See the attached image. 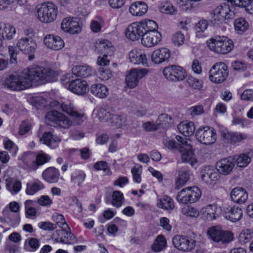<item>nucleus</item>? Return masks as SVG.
<instances>
[{"instance_id":"a18cd8bd","label":"nucleus","mask_w":253,"mask_h":253,"mask_svg":"<svg viewBox=\"0 0 253 253\" xmlns=\"http://www.w3.org/2000/svg\"><path fill=\"white\" fill-rule=\"evenodd\" d=\"M113 114L112 112L107 111L105 108H101L97 110V116L100 121L110 122Z\"/></svg>"},{"instance_id":"9d476101","label":"nucleus","mask_w":253,"mask_h":253,"mask_svg":"<svg viewBox=\"0 0 253 253\" xmlns=\"http://www.w3.org/2000/svg\"><path fill=\"white\" fill-rule=\"evenodd\" d=\"M163 74L168 80L172 82L181 81L186 77L185 70L175 65L165 67Z\"/></svg>"},{"instance_id":"aec40b11","label":"nucleus","mask_w":253,"mask_h":253,"mask_svg":"<svg viewBox=\"0 0 253 253\" xmlns=\"http://www.w3.org/2000/svg\"><path fill=\"white\" fill-rule=\"evenodd\" d=\"M161 34L158 31L150 32L144 34L141 39L142 44L148 47L157 45L161 40Z\"/></svg>"},{"instance_id":"2eb2a0df","label":"nucleus","mask_w":253,"mask_h":253,"mask_svg":"<svg viewBox=\"0 0 253 253\" xmlns=\"http://www.w3.org/2000/svg\"><path fill=\"white\" fill-rule=\"evenodd\" d=\"M148 73L146 69H133L131 70L126 77V83L127 86L130 88L136 87L139 81L145 77Z\"/></svg>"},{"instance_id":"e433bc0d","label":"nucleus","mask_w":253,"mask_h":253,"mask_svg":"<svg viewBox=\"0 0 253 253\" xmlns=\"http://www.w3.org/2000/svg\"><path fill=\"white\" fill-rule=\"evenodd\" d=\"M70 116L72 117V120L67 117V121L70 123L68 129L72 126L81 125L85 119L84 114L78 112L77 110Z\"/></svg>"},{"instance_id":"423d86ee","label":"nucleus","mask_w":253,"mask_h":253,"mask_svg":"<svg viewBox=\"0 0 253 253\" xmlns=\"http://www.w3.org/2000/svg\"><path fill=\"white\" fill-rule=\"evenodd\" d=\"M201 196L200 189L196 186L182 189L177 195L176 200L182 204H188L197 202Z\"/></svg>"},{"instance_id":"72a5a7b5","label":"nucleus","mask_w":253,"mask_h":253,"mask_svg":"<svg viewBox=\"0 0 253 253\" xmlns=\"http://www.w3.org/2000/svg\"><path fill=\"white\" fill-rule=\"evenodd\" d=\"M4 177L7 189L13 195L17 194L21 189V182L10 177L8 175H5Z\"/></svg>"},{"instance_id":"412c9836","label":"nucleus","mask_w":253,"mask_h":253,"mask_svg":"<svg viewBox=\"0 0 253 253\" xmlns=\"http://www.w3.org/2000/svg\"><path fill=\"white\" fill-rule=\"evenodd\" d=\"M43 42L48 48L55 50H60L64 46L63 40L60 37L53 35H46Z\"/></svg>"},{"instance_id":"c756f323","label":"nucleus","mask_w":253,"mask_h":253,"mask_svg":"<svg viewBox=\"0 0 253 253\" xmlns=\"http://www.w3.org/2000/svg\"><path fill=\"white\" fill-rule=\"evenodd\" d=\"M91 93L99 98H105L109 94L108 87L101 84H94L91 86Z\"/></svg>"},{"instance_id":"39448f33","label":"nucleus","mask_w":253,"mask_h":253,"mask_svg":"<svg viewBox=\"0 0 253 253\" xmlns=\"http://www.w3.org/2000/svg\"><path fill=\"white\" fill-rule=\"evenodd\" d=\"M208 46L211 50L217 53L224 54L232 49L233 42L226 37H218L215 39H211L208 42Z\"/></svg>"},{"instance_id":"6ab92c4d","label":"nucleus","mask_w":253,"mask_h":253,"mask_svg":"<svg viewBox=\"0 0 253 253\" xmlns=\"http://www.w3.org/2000/svg\"><path fill=\"white\" fill-rule=\"evenodd\" d=\"M130 61L136 65L148 66V59L145 52L140 49H133L128 54Z\"/></svg>"},{"instance_id":"5701e85b","label":"nucleus","mask_w":253,"mask_h":253,"mask_svg":"<svg viewBox=\"0 0 253 253\" xmlns=\"http://www.w3.org/2000/svg\"><path fill=\"white\" fill-rule=\"evenodd\" d=\"M170 57V51L166 48H161L154 50L151 55L152 61L160 64L167 61Z\"/></svg>"},{"instance_id":"37998d69","label":"nucleus","mask_w":253,"mask_h":253,"mask_svg":"<svg viewBox=\"0 0 253 253\" xmlns=\"http://www.w3.org/2000/svg\"><path fill=\"white\" fill-rule=\"evenodd\" d=\"M50 159V156L42 151L40 152L37 155L36 161L33 163V168L34 169H37L39 166L48 162Z\"/></svg>"},{"instance_id":"2f4dec72","label":"nucleus","mask_w":253,"mask_h":253,"mask_svg":"<svg viewBox=\"0 0 253 253\" xmlns=\"http://www.w3.org/2000/svg\"><path fill=\"white\" fill-rule=\"evenodd\" d=\"M147 9L148 6L146 3L138 1L132 3L129 7V11L133 15L141 16L147 12Z\"/></svg>"},{"instance_id":"c85d7f7f","label":"nucleus","mask_w":253,"mask_h":253,"mask_svg":"<svg viewBox=\"0 0 253 253\" xmlns=\"http://www.w3.org/2000/svg\"><path fill=\"white\" fill-rule=\"evenodd\" d=\"M95 47L99 53L112 55L114 52V47L112 43L106 40H100L96 42Z\"/></svg>"},{"instance_id":"774afa93","label":"nucleus","mask_w":253,"mask_h":253,"mask_svg":"<svg viewBox=\"0 0 253 253\" xmlns=\"http://www.w3.org/2000/svg\"><path fill=\"white\" fill-rule=\"evenodd\" d=\"M142 127L146 131H154L160 128V124L152 122H147L142 125Z\"/></svg>"},{"instance_id":"680f3d73","label":"nucleus","mask_w":253,"mask_h":253,"mask_svg":"<svg viewBox=\"0 0 253 253\" xmlns=\"http://www.w3.org/2000/svg\"><path fill=\"white\" fill-rule=\"evenodd\" d=\"M4 148L11 152L14 155L18 151V147L10 139L5 138L3 140Z\"/></svg>"},{"instance_id":"338daca9","label":"nucleus","mask_w":253,"mask_h":253,"mask_svg":"<svg viewBox=\"0 0 253 253\" xmlns=\"http://www.w3.org/2000/svg\"><path fill=\"white\" fill-rule=\"evenodd\" d=\"M93 167L95 169L102 170L105 173L110 172L108 164L105 161H98L94 164Z\"/></svg>"},{"instance_id":"4468645a","label":"nucleus","mask_w":253,"mask_h":253,"mask_svg":"<svg viewBox=\"0 0 253 253\" xmlns=\"http://www.w3.org/2000/svg\"><path fill=\"white\" fill-rule=\"evenodd\" d=\"M61 230H56L52 235V238L56 243H62L67 244H74L77 242V239L70 230L66 227H61Z\"/></svg>"},{"instance_id":"a878e982","label":"nucleus","mask_w":253,"mask_h":253,"mask_svg":"<svg viewBox=\"0 0 253 253\" xmlns=\"http://www.w3.org/2000/svg\"><path fill=\"white\" fill-rule=\"evenodd\" d=\"M224 217L233 222L240 220L243 215L242 210L238 207H228L226 208L224 213Z\"/></svg>"},{"instance_id":"b1692460","label":"nucleus","mask_w":253,"mask_h":253,"mask_svg":"<svg viewBox=\"0 0 253 253\" xmlns=\"http://www.w3.org/2000/svg\"><path fill=\"white\" fill-rule=\"evenodd\" d=\"M231 200L236 203L242 204L246 202L248 198V193L242 187H235L230 193Z\"/></svg>"},{"instance_id":"13d9d810","label":"nucleus","mask_w":253,"mask_h":253,"mask_svg":"<svg viewBox=\"0 0 253 253\" xmlns=\"http://www.w3.org/2000/svg\"><path fill=\"white\" fill-rule=\"evenodd\" d=\"M34 202L32 200H26L24 203L26 216L30 217L32 216H35L37 213L36 210L31 207L32 203Z\"/></svg>"},{"instance_id":"0e129e2a","label":"nucleus","mask_w":253,"mask_h":253,"mask_svg":"<svg viewBox=\"0 0 253 253\" xmlns=\"http://www.w3.org/2000/svg\"><path fill=\"white\" fill-rule=\"evenodd\" d=\"M160 11L164 13L173 15L175 13V9L173 5L169 3L166 2L159 7Z\"/></svg>"},{"instance_id":"49530a36","label":"nucleus","mask_w":253,"mask_h":253,"mask_svg":"<svg viewBox=\"0 0 253 253\" xmlns=\"http://www.w3.org/2000/svg\"><path fill=\"white\" fill-rule=\"evenodd\" d=\"M112 204L116 208L120 207L123 204L124 196L123 193L120 191H115L112 194Z\"/></svg>"},{"instance_id":"052dcab7","label":"nucleus","mask_w":253,"mask_h":253,"mask_svg":"<svg viewBox=\"0 0 253 253\" xmlns=\"http://www.w3.org/2000/svg\"><path fill=\"white\" fill-rule=\"evenodd\" d=\"M98 77L103 81H107L112 76L110 70L107 67H100L98 73Z\"/></svg>"},{"instance_id":"cd10ccee","label":"nucleus","mask_w":253,"mask_h":253,"mask_svg":"<svg viewBox=\"0 0 253 253\" xmlns=\"http://www.w3.org/2000/svg\"><path fill=\"white\" fill-rule=\"evenodd\" d=\"M41 142L49 147L54 149L58 147L61 141L60 137L53 135L50 132H45L40 140Z\"/></svg>"},{"instance_id":"4c0bfd02","label":"nucleus","mask_w":253,"mask_h":253,"mask_svg":"<svg viewBox=\"0 0 253 253\" xmlns=\"http://www.w3.org/2000/svg\"><path fill=\"white\" fill-rule=\"evenodd\" d=\"M143 34L154 31H158V25L153 20H147L139 23Z\"/></svg>"},{"instance_id":"e2e57ef3","label":"nucleus","mask_w":253,"mask_h":253,"mask_svg":"<svg viewBox=\"0 0 253 253\" xmlns=\"http://www.w3.org/2000/svg\"><path fill=\"white\" fill-rule=\"evenodd\" d=\"M172 41L175 45H181L184 42L185 36L181 32H177L173 35Z\"/></svg>"},{"instance_id":"bf43d9fd","label":"nucleus","mask_w":253,"mask_h":253,"mask_svg":"<svg viewBox=\"0 0 253 253\" xmlns=\"http://www.w3.org/2000/svg\"><path fill=\"white\" fill-rule=\"evenodd\" d=\"M182 213L188 216L196 217L199 216V211L195 208L192 206H187L182 210Z\"/></svg>"},{"instance_id":"1a4fd4ad","label":"nucleus","mask_w":253,"mask_h":253,"mask_svg":"<svg viewBox=\"0 0 253 253\" xmlns=\"http://www.w3.org/2000/svg\"><path fill=\"white\" fill-rule=\"evenodd\" d=\"M26 81L22 72L18 76L11 75L5 81L4 84L8 88L13 90H21L30 88V84Z\"/></svg>"},{"instance_id":"20e7f679","label":"nucleus","mask_w":253,"mask_h":253,"mask_svg":"<svg viewBox=\"0 0 253 253\" xmlns=\"http://www.w3.org/2000/svg\"><path fill=\"white\" fill-rule=\"evenodd\" d=\"M233 6L230 7L226 4H221L217 6L211 13V22L214 25H219L225 20L234 18L235 13L232 10Z\"/></svg>"},{"instance_id":"ea45409f","label":"nucleus","mask_w":253,"mask_h":253,"mask_svg":"<svg viewBox=\"0 0 253 253\" xmlns=\"http://www.w3.org/2000/svg\"><path fill=\"white\" fill-rule=\"evenodd\" d=\"M15 28L8 24H4L2 26L0 36L4 40H11L15 34Z\"/></svg>"},{"instance_id":"0eeeda50","label":"nucleus","mask_w":253,"mask_h":253,"mask_svg":"<svg viewBox=\"0 0 253 253\" xmlns=\"http://www.w3.org/2000/svg\"><path fill=\"white\" fill-rule=\"evenodd\" d=\"M73 77L70 74L63 76L61 82L63 84H69V89L75 94L84 95L88 90L87 84L86 81L81 79H71Z\"/></svg>"},{"instance_id":"09e8293b","label":"nucleus","mask_w":253,"mask_h":253,"mask_svg":"<svg viewBox=\"0 0 253 253\" xmlns=\"http://www.w3.org/2000/svg\"><path fill=\"white\" fill-rule=\"evenodd\" d=\"M228 138L232 143L240 142L248 138L247 134L240 132H230L227 134Z\"/></svg>"},{"instance_id":"6e6552de","label":"nucleus","mask_w":253,"mask_h":253,"mask_svg":"<svg viewBox=\"0 0 253 253\" xmlns=\"http://www.w3.org/2000/svg\"><path fill=\"white\" fill-rule=\"evenodd\" d=\"M228 76V67L223 62L215 63L209 71V79L214 83H222L226 79Z\"/></svg>"},{"instance_id":"f03ea898","label":"nucleus","mask_w":253,"mask_h":253,"mask_svg":"<svg viewBox=\"0 0 253 253\" xmlns=\"http://www.w3.org/2000/svg\"><path fill=\"white\" fill-rule=\"evenodd\" d=\"M175 138L178 142L174 140L167 139L164 140V144L169 149L178 150L181 153L182 161L194 166L197 163V161L193 155L192 146L188 144L185 138L177 135Z\"/></svg>"},{"instance_id":"bb28decb","label":"nucleus","mask_w":253,"mask_h":253,"mask_svg":"<svg viewBox=\"0 0 253 253\" xmlns=\"http://www.w3.org/2000/svg\"><path fill=\"white\" fill-rule=\"evenodd\" d=\"M234 167L233 160L231 158L222 159L216 163V170L220 173H229Z\"/></svg>"},{"instance_id":"ddd939ff","label":"nucleus","mask_w":253,"mask_h":253,"mask_svg":"<svg viewBox=\"0 0 253 253\" xmlns=\"http://www.w3.org/2000/svg\"><path fill=\"white\" fill-rule=\"evenodd\" d=\"M172 244L179 250L189 252L195 247L196 241L187 236L176 235L172 239Z\"/></svg>"},{"instance_id":"de8ad7c7","label":"nucleus","mask_w":253,"mask_h":253,"mask_svg":"<svg viewBox=\"0 0 253 253\" xmlns=\"http://www.w3.org/2000/svg\"><path fill=\"white\" fill-rule=\"evenodd\" d=\"M220 175H201V179L207 185L213 186L220 179Z\"/></svg>"},{"instance_id":"6e6d98bb","label":"nucleus","mask_w":253,"mask_h":253,"mask_svg":"<svg viewBox=\"0 0 253 253\" xmlns=\"http://www.w3.org/2000/svg\"><path fill=\"white\" fill-rule=\"evenodd\" d=\"M2 214L5 217V222L10 223L16 220L18 214L14 213L8 209H5L2 211Z\"/></svg>"},{"instance_id":"69168bd1","label":"nucleus","mask_w":253,"mask_h":253,"mask_svg":"<svg viewBox=\"0 0 253 253\" xmlns=\"http://www.w3.org/2000/svg\"><path fill=\"white\" fill-rule=\"evenodd\" d=\"M189 177L187 175H178L175 179V188L178 189L185 185L188 181Z\"/></svg>"},{"instance_id":"f257e3e1","label":"nucleus","mask_w":253,"mask_h":253,"mask_svg":"<svg viewBox=\"0 0 253 253\" xmlns=\"http://www.w3.org/2000/svg\"><path fill=\"white\" fill-rule=\"evenodd\" d=\"M26 81H28L30 87L33 83L42 84L55 80V72L50 68L38 66H32L23 71Z\"/></svg>"},{"instance_id":"a19ab883","label":"nucleus","mask_w":253,"mask_h":253,"mask_svg":"<svg viewBox=\"0 0 253 253\" xmlns=\"http://www.w3.org/2000/svg\"><path fill=\"white\" fill-rule=\"evenodd\" d=\"M158 206L166 210H171L174 208L173 200L168 196H164L158 203Z\"/></svg>"},{"instance_id":"4d7b16f0","label":"nucleus","mask_w":253,"mask_h":253,"mask_svg":"<svg viewBox=\"0 0 253 253\" xmlns=\"http://www.w3.org/2000/svg\"><path fill=\"white\" fill-rule=\"evenodd\" d=\"M42 178L47 182L50 183H63L64 179L59 175H42Z\"/></svg>"},{"instance_id":"9b49d317","label":"nucleus","mask_w":253,"mask_h":253,"mask_svg":"<svg viewBox=\"0 0 253 253\" xmlns=\"http://www.w3.org/2000/svg\"><path fill=\"white\" fill-rule=\"evenodd\" d=\"M207 234L208 236L215 242H221L223 244L230 242L232 239V234L227 231L222 230L218 227L210 228Z\"/></svg>"},{"instance_id":"f8f14e48","label":"nucleus","mask_w":253,"mask_h":253,"mask_svg":"<svg viewBox=\"0 0 253 253\" xmlns=\"http://www.w3.org/2000/svg\"><path fill=\"white\" fill-rule=\"evenodd\" d=\"M196 136L198 141L205 145L213 144L216 139L214 129L209 126L199 128L196 132Z\"/></svg>"},{"instance_id":"8fccbe9b","label":"nucleus","mask_w":253,"mask_h":253,"mask_svg":"<svg viewBox=\"0 0 253 253\" xmlns=\"http://www.w3.org/2000/svg\"><path fill=\"white\" fill-rule=\"evenodd\" d=\"M103 23V20L101 17H97L95 19L92 20L90 24L91 31L94 33H99L101 30Z\"/></svg>"},{"instance_id":"4be33fe9","label":"nucleus","mask_w":253,"mask_h":253,"mask_svg":"<svg viewBox=\"0 0 253 253\" xmlns=\"http://www.w3.org/2000/svg\"><path fill=\"white\" fill-rule=\"evenodd\" d=\"M202 212L204 218L211 221L221 214V209L217 205L210 204L203 208Z\"/></svg>"},{"instance_id":"393cba45","label":"nucleus","mask_w":253,"mask_h":253,"mask_svg":"<svg viewBox=\"0 0 253 253\" xmlns=\"http://www.w3.org/2000/svg\"><path fill=\"white\" fill-rule=\"evenodd\" d=\"M126 37L134 41L137 40L143 34L139 23H133L129 25L126 30Z\"/></svg>"},{"instance_id":"7c9ffc66","label":"nucleus","mask_w":253,"mask_h":253,"mask_svg":"<svg viewBox=\"0 0 253 253\" xmlns=\"http://www.w3.org/2000/svg\"><path fill=\"white\" fill-rule=\"evenodd\" d=\"M72 74L77 77L87 78L90 76L93 73L92 68L87 65H77L72 70Z\"/></svg>"},{"instance_id":"f704fd0d","label":"nucleus","mask_w":253,"mask_h":253,"mask_svg":"<svg viewBox=\"0 0 253 253\" xmlns=\"http://www.w3.org/2000/svg\"><path fill=\"white\" fill-rule=\"evenodd\" d=\"M51 105L56 109H61L62 111L69 115H71L76 110V109L69 100H65L61 103L54 101L51 103Z\"/></svg>"},{"instance_id":"58836bf2","label":"nucleus","mask_w":253,"mask_h":253,"mask_svg":"<svg viewBox=\"0 0 253 253\" xmlns=\"http://www.w3.org/2000/svg\"><path fill=\"white\" fill-rule=\"evenodd\" d=\"M127 122L126 117L125 115H118L113 114L110 123L117 128H121L127 125Z\"/></svg>"},{"instance_id":"3c124183","label":"nucleus","mask_w":253,"mask_h":253,"mask_svg":"<svg viewBox=\"0 0 253 253\" xmlns=\"http://www.w3.org/2000/svg\"><path fill=\"white\" fill-rule=\"evenodd\" d=\"M188 85L195 89L200 90L203 86V82L193 77H189L187 79Z\"/></svg>"},{"instance_id":"603ef678","label":"nucleus","mask_w":253,"mask_h":253,"mask_svg":"<svg viewBox=\"0 0 253 253\" xmlns=\"http://www.w3.org/2000/svg\"><path fill=\"white\" fill-rule=\"evenodd\" d=\"M251 160L250 157L246 154H240L236 159L237 165L240 168L246 167L251 162Z\"/></svg>"},{"instance_id":"473e14b6","label":"nucleus","mask_w":253,"mask_h":253,"mask_svg":"<svg viewBox=\"0 0 253 253\" xmlns=\"http://www.w3.org/2000/svg\"><path fill=\"white\" fill-rule=\"evenodd\" d=\"M179 131L185 136H189L193 134L195 130V126L192 122L183 121L177 126Z\"/></svg>"},{"instance_id":"c9c22d12","label":"nucleus","mask_w":253,"mask_h":253,"mask_svg":"<svg viewBox=\"0 0 253 253\" xmlns=\"http://www.w3.org/2000/svg\"><path fill=\"white\" fill-rule=\"evenodd\" d=\"M44 187V185L39 180L30 181L27 184L26 193L28 195H33Z\"/></svg>"},{"instance_id":"a211bd4d","label":"nucleus","mask_w":253,"mask_h":253,"mask_svg":"<svg viewBox=\"0 0 253 253\" xmlns=\"http://www.w3.org/2000/svg\"><path fill=\"white\" fill-rule=\"evenodd\" d=\"M61 28L71 34H78L81 31L78 18L73 17L64 18L61 23Z\"/></svg>"},{"instance_id":"dca6fc26","label":"nucleus","mask_w":253,"mask_h":253,"mask_svg":"<svg viewBox=\"0 0 253 253\" xmlns=\"http://www.w3.org/2000/svg\"><path fill=\"white\" fill-rule=\"evenodd\" d=\"M46 119L61 128L68 129L69 122L67 117L61 112L53 110L48 112L45 116Z\"/></svg>"},{"instance_id":"7ed1b4c3","label":"nucleus","mask_w":253,"mask_h":253,"mask_svg":"<svg viewBox=\"0 0 253 253\" xmlns=\"http://www.w3.org/2000/svg\"><path fill=\"white\" fill-rule=\"evenodd\" d=\"M58 13L57 8L51 2H44L37 6L36 15L41 22L49 23L54 21Z\"/></svg>"},{"instance_id":"f3484780","label":"nucleus","mask_w":253,"mask_h":253,"mask_svg":"<svg viewBox=\"0 0 253 253\" xmlns=\"http://www.w3.org/2000/svg\"><path fill=\"white\" fill-rule=\"evenodd\" d=\"M19 49L26 54H32L37 47L36 41L30 37L20 39L17 43Z\"/></svg>"},{"instance_id":"79ce46f5","label":"nucleus","mask_w":253,"mask_h":253,"mask_svg":"<svg viewBox=\"0 0 253 253\" xmlns=\"http://www.w3.org/2000/svg\"><path fill=\"white\" fill-rule=\"evenodd\" d=\"M248 26V23L243 18H237L234 21L235 30L239 34H242L246 31Z\"/></svg>"},{"instance_id":"5fc2aeb1","label":"nucleus","mask_w":253,"mask_h":253,"mask_svg":"<svg viewBox=\"0 0 253 253\" xmlns=\"http://www.w3.org/2000/svg\"><path fill=\"white\" fill-rule=\"evenodd\" d=\"M236 4L237 6L246 8V11L253 14V0H239V2Z\"/></svg>"},{"instance_id":"c03bdc74","label":"nucleus","mask_w":253,"mask_h":253,"mask_svg":"<svg viewBox=\"0 0 253 253\" xmlns=\"http://www.w3.org/2000/svg\"><path fill=\"white\" fill-rule=\"evenodd\" d=\"M166 244L165 237L163 235H159L152 245V249L156 252H160L166 247Z\"/></svg>"},{"instance_id":"864d4df0","label":"nucleus","mask_w":253,"mask_h":253,"mask_svg":"<svg viewBox=\"0 0 253 253\" xmlns=\"http://www.w3.org/2000/svg\"><path fill=\"white\" fill-rule=\"evenodd\" d=\"M52 218L53 220L56 223V225H58L61 227H66L69 230H70L63 215L55 213L52 215Z\"/></svg>"}]
</instances>
